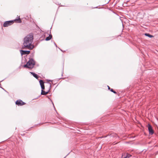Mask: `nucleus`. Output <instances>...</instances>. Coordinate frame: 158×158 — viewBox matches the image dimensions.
Masks as SVG:
<instances>
[{
  "instance_id": "obj_1",
  "label": "nucleus",
  "mask_w": 158,
  "mask_h": 158,
  "mask_svg": "<svg viewBox=\"0 0 158 158\" xmlns=\"http://www.w3.org/2000/svg\"><path fill=\"white\" fill-rule=\"evenodd\" d=\"M33 39V35L32 33L27 35L24 39L23 48L31 50L34 48L32 44Z\"/></svg>"
},
{
  "instance_id": "obj_2",
  "label": "nucleus",
  "mask_w": 158,
  "mask_h": 158,
  "mask_svg": "<svg viewBox=\"0 0 158 158\" xmlns=\"http://www.w3.org/2000/svg\"><path fill=\"white\" fill-rule=\"evenodd\" d=\"M16 21H17L19 23H21V21L19 17L18 19H16L12 20L5 21L3 23V26L4 27H8L13 24Z\"/></svg>"
},
{
  "instance_id": "obj_3",
  "label": "nucleus",
  "mask_w": 158,
  "mask_h": 158,
  "mask_svg": "<svg viewBox=\"0 0 158 158\" xmlns=\"http://www.w3.org/2000/svg\"><path fill=\"white\" fill-rule=\"evenodd\" d=\"M35 64V62L33 59L30 60L24 67L29 69L32 68Z\"/></svg>"
},
{
  "instance_id": "obj_4",
  "label": "nucleus",
  "mask_w": 158,
  "mask_h": 158,
  "mask_svg": "<svg viewBox=\"0 0 158 158\" xmlns=\"http://www.w3.org/2000/svg\"><path fill=\"white\" fill-rule=\"evenodd\" d=\"M44 36H47V37L45 39L46 41L50 40L52 37V35L51 34V30L48 31L47 33H45Z\"/></svg>"
},
{
  "instance_id": "obj_5",
  "label": "nucleus",
  "mask_w": 158,
  "mask_h": 158,
  "mask_svg": "<svg viewBox=\"0 0 158 158\" xmlns=\"http://www.w3.org/2000/svg\"><path fill=\"white\" fill-rule=\"evenodd\" d=\"M15 104L18 106H21L26 104L25 103L20 100H17L15 102Z\"/></svg>"
},
{
  "instance_id": "obj_6",
  "label": "nucleus",
  "mask_w": 158,
  "mask_h": 158,
  "mask_svg": "<svg viewBox=\"0 0 158 158\" xmlns=\"http://www.w3.org/2000/svg\"><path fill=\"white\" fill-rule=\"evenodd\" d=\"M148 128L149 134L151 135H152L154 133V131L152 127L149 124L148 125Z\"/></svg>"
},
{
  "instance_id": "obj_7",
  "label": "nucleus",
  "mask_w": 158,
  "mask_h": 158,
  "mask_svg": "<svg viewBox=\"0 0 158 158\" xmlns=\"http://www.w3.org/2000/svg\"><path fill=\"white\" fill-rule=\"evenodd\" d=\"M39 82L42 89H44L45 88L44 85V82L42 80H40Z\"/></svg>"
},
{
  "instance_id": "obj_8",
  "label": "nucleus",
  "mask_w": 158,
  "mask_h": 158,
  "mask_svg": "<svg viewBox=\"0 0 158 158\" xmlns=\"http://www.w3.org/2000/svg\"><path fill=\"white\" fill-rule=\"evenodd\" d=\"M21 53L22 55H24V54H28L30 53V51H23V50H21Z\"/></svg>"
},
{
  "instance_id": "obj_9",
  "label": "nucleus",
  "mask_w": 158,
  "mask_h": 158,
  "mask_svg": "<svg viewBox=\"0 0 158 158\" xmlns=\"http://www.w3.org/2000/svg\"><path fill=\"white\" fill-rule=\"evenodd\" d=\"M44 89H42V91H41V94H42V95H46L48 93V92H45L43 90Z\"/></svg>"
},
{
  "instance_id": "obj_10",
  "label": "nucleus",
  "mask_w": 158,
  "mask_h": 158,
  "mask_svg": "<svg viewBox=\"0 0 158 158\" xmlns=\"http://www.w3.org/2000/svg\"><path fill=\"white\" fill-rule=\"evenodd\" d=\"M31 73L32 74L33 76L35 77L36 78L38 79L39 78L38 77V75L36 74L35 73Z\"/></svg>"
},
{
  "instance_id": "obj_11",
  "label": "nucleus",
  "mask_w": 158,
  "mask_h": 158,
  "mask_svg": "<svg viewBox=\"0 0 158 158\" xmlns=\"http://www.w3.org/2000/svg\"><path fill=\"white\" fill-rule=\"evenodd\" d=\"M145 35L147 36H148L150 38H151V37H153V36L151 35H150V34H148V33H145Z\"/></svg>"
},
{
  "instance_id": "obj_12",
  "label": "nucleus",
  "mask_w": 158,
  "mask_h": 158,
  "mask_svg": "<svg viewBox=\"0 0 158 158\" xmlns=\"http://www.w3.org/2000/svg\"><path fill=\"white\" fill-rule=\"evenodd\" d=\"M122 157V158H128V157H127V155L125 153L123 154Z\"/></svg>"
},
{
  "instance_id": "obj_13",
  "label": "nucleus",
  "mask_w": 158,
  "mask_h": 158,
  "mask_svg": "<svg viewBox=\"0 0 158 158\" xmlns=\"http://www.w3.org/2000/svg\"><path fill=\"white\" fill-rule=\"evenodd\" d=\"M126 154L127 155V157H128V158H129L131 156V155L129 154L126 153Z\"/></svg>"
},
{
  "instance_id": "obj_14",
  "label": "nucleus",
  "mask_w": 158,
  "mask_h": 158,
  "mask_svg": "<svg viewBox=\"0 0 158 158\" xmlns=\"http://www.w3.org/2000/svg\"><path fill=\"white\" fill-rule=\"evenodd\" d=\"M110 91H111V92H113L114 94H116V92L115 91H114L113 90V89H110Z\"/></svg>"
},
{
  "instance_id": "obj_15",
  "label": "nucleus",
  "mask_w": 158,
  "mask_h": 158,
  "mask_svg": "<svg viewBox=\"0 0 158 158\" xmlns=\"http://www.w3.org/2000/svg\"><path fill=\"white\" fill-rule=\"evenodd\" d=\"M108 89H109V90H110V89H111L110 88V87L109 86H108Z\"/></svg>"
}]
</instances>
